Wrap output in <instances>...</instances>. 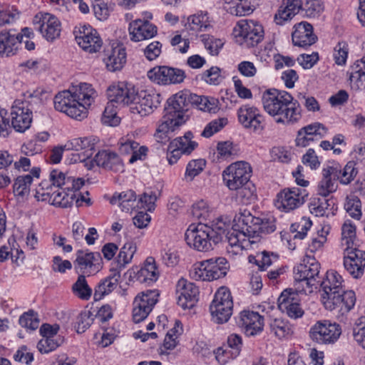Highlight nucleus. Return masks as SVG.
<instances>
[{"label": "nucleus", "mask_w": 365, "mask_h": 365, "mask_svg": "<svg viewBox=\"0 0 365 365\" xmlns=\"http://www.w3.org/2000/svg\"><path fill=\"white\" fill-rule=\"evenodd\" d=\"M191 106L202 111L215 113L219 110V101L213 97H207L182 91L167 101L164 108L162 123L158 126V133L163 134L175 131L186 121L185 113Z\"/></svg>", "instance_id": "1"}, {"label": "nucleus", "mask_w": 365, "mask_h": 365, "mask_svg": "<svg viewBox=\"0 0 365 365\" xmlns=\"http://www.w3.org/2000/svg\"><path fill=\"white\" fill-rule=\"evenodd\" d=\"M107 97L111 101H116L130 106L133 114L146 116L157 108L162 100L160 93L153 91H136L131 85L123 83L110 86L106 91Z\"/></svg>", "instance_id": "2"}, {"label": "nucleus", "mask_w": 365, "mask_h": 365, "mask_svg": "<svg viewBox=\"0 0 365 365\" xmlns=\"http://www.w3.org/2000/svg\"><path fill=\"white\" fill-rule=\"evenodd\" d=\"M342 277L336 271L327 272L324 280H319L322 288V302L325 308L330 311L336 310L343 316L354 307L356 303L355 293L352 290H345L343 287Z\"/></svg>", "instance_id": "3"}, {"label": "nucleus", "mask_w": 365, "mask_h": 365, "mask_svg": "<svg viewBox=\"0 0 365 365\" xmlns=\"http://www.w3.org/2000/svg\"><path fill=\"white\" fill-rule=\"evenodd\" d=\"M95 96L96 91L91 85L81 83L74 91L66 90L58 93L53 100L54 108L72 118L81 120L87 116V108Z\"/></svg>", "instance_id": "4"}, {"label": "nucleus", "mask_w": 365, "mask_h": 365, "mask_svg": "<svg viewBox=\"0 0 365 365\" xmlns=\"http://www.w3.org/2000/svg\"><path fill=\"white\" fill-rule=\"evenodd\" d=\"M264 110L270 115L276 117L277 123L293 124L301 118V113L297 101L285 91L269 89L262 97Z\"/></svg>", "instance_id": "5"}, {"label": "nucleus", "mask_w": 365, "mask_h": 365, "mask_svg": "<svg viewBox=\"0 0 365 365\" xmlns=\"http://www.w3.org/2000/svg\"><path fill=\"white\" fill-rule=\"evenodd\" d=\"M227 225L218 219L212 227L200 223L195 226L191 225L185 233V240L187 245L193 249L206 252L212 249L213 245L225 239Z\"/></svg>", "instance_id": "6"}, {"label": "nucleus", "mask_w": 365, "mask_h": 365, "mask_svg": "<svg viewBox=\"0 0 365 365\" xmlns=\"http://www.w3.org/2000/svg\"><path fill=\"white\" fill-rule=\"evenodd\" d=\"M235 217V224L230 230L227 229L225 241L232 247L243 249L247 246V241L254 243L255 241L250 239L259 236V223L262 222V220L246 210L240 212Z\"/></svg>", "instance_id": "7"}, {"label": "nucleus", "mask_w": 365, "mask_h": 365, "mask_svg": "<svg viewBox=\"0 0 365 365\" xmlns=\"http://www.w3.org/2000/svg\"><path fill=\"white\" fill-rule=\"evenodd\" d=\"M252 175L250 165L245 161H237L227 167L222 173L226 186L231 190H241L242 195L247 200L253 197L255 189L250 182Z\"/></svg>", "instance_id": "8"}, {"label": "nucleus", "mask_w": 365, "mask_h": 365, "mask_svg": "<svg viewBox=\"0 0 365 365\" xmlns=\"http://www.w3.org/2000/svg\"><path fill=\"white\" fill-rule=\"evenodd\" d=\"M29 106V103L26 101L18 99L14 102L10 113L11 127L9 125V120L1 116V136H8L12 131V128L16 132L24 133L30 128L32 122V111Z\"/></svg>", "instance_id": "9"}, {"label": "nucleus", "mask_w": 365, "mask_h": 365, "mask_svg": "<svg viewBox=\"0 0 365 365\" xmlns=\"http://www.w3.org/2000/svg\"><path fill=\"white\" fill-rule=\"evenodd\" d=\"M228 267L225 257L211 258L194 264L190 276L197 281H212L225 277Z\"/></svg>", "instance_id": "10"}, {"label": "nucleus", "mask_w": 365, "mask_h": 365, "mask_svg": "<svg viewBox=\"0 0 365 365\" xmlns=\"http://www.w3.org/2000/svg\"><path fill=\"white\" fill-rule=\"evenodd\" d=\"M233 302L230 290L220 287L210 305L212 320L217 324L227 322L232 314Z\"/></svg>", "instance_id": "11"}, {"label": "nucleus", "mask_w": 365, "mask_h": 365, "mask_svg": "<svg viewBox=\"0 0 365 365\" xmlns=\"http://www.w3.org/2000/svg\"><path fill=\"white\" fill-rule=\"evenodd\" d=\"M341 334V326L329 320L317 321L309 331L311 339L319 344H334Z\"/></svg>", "instance_id": "12"}, {"label": "nucleus", "mask_w": 365, "mask_h": 365, "mask_svg": "<svg viewBox=\"0 0 365 365\" xmlns=\"http://www.w3.org/2000/svg\"><path fill=\"white\" fill-rule=\"evenodd\" d=\"M192 133L187 131L183 136L178 137L170 143L167 153L170 165L176 163L182 154L190 155L197 148V143L192 140Z\"/></svg>", "instance_id": "13"}, {"label": "nucleus", "mask_w": 365, "mask_h": 365, "mask_svg": "<svg viewBox=\"0 0 365 365\" xmlns=\"http://www.w3.org/2000/svg\"><path fill=\"white\" fill-rule=\"evenodd\" d=\"M102 258L99 252H86L79 250L76 252L74 267L79 275L90 276L97 273L101 268Z\"/></svg>", "instance_id": "14"}, {"label": "nucleus", "mask_w": 365, "mask_h": 365, "mask_svg": "<svg viewBox=\"0 0 365 365\" xmlns=\"http://www.w3.org/2000/svg\"><path fill=\"white\" fill-rule=\"evenodd\" d=\"M239 123L246 129L261 132L264 128V118L259 109L248 104L237 110Z\"/></svg>", "instance_id": "15"}, {"label": "nucleus", "mask_w": 365, "mask_h": 365, "mask_svg": "<svg viewBox=\"0 0 365 365\" xmlns=\"http://www.w3.org/2000/svg\"><path fill=\"white\" fill-rule=\"evenodd\" d=\"M148 77L158 84L170 85L182 83L185 73L181 69L163 66L148 71Z\"/></svg>", "instance_id": "16"}, {"label": "nucleus", "mask_w": 365, "mask_h": 365, "mask_svg": "<svg viewBox=\"0 0 365 365\" xmlns=\"http://www.w3.org/2000/svg\"><path fill=\"white\" fill-rule=\"evenodd\" d=\"M305 192L298 187L284 189L277 194L275 206L286 212L294 210L305 202Z\"/></svg>", "instance_id": "17"}, {"label": "nucleus", "mask_w": 365, "mask_h": 365, "mask_svg": "<svg viewBox=\"0 0 365 365\" xmlns=\"http://www.w3.org/2000/svg\"><path fill=\"white\" fill-rule=\"evenodd\" d=\"M158 294L155 291L149 290L138 295L133 302V319L135 323L143 321L157 303Z\"/></svg>", "instance_id": "18"}, {"label": "nucleus", "mask_w": 365, "mask_h": 365, "mask_svg": "<svg viewBox=\"0 0 365 365\" xmlns=\"http://www.w3.org/2000/svg\"><path fill=\"white\" fill-rule=\"evenodd\" d=\"M94 163L98 167L115 172L122 171L124 167L120 156L116 153L109 150L98 151L93 160H89V163H86V167L88 170H91L93 168Z\"/></svg>", "instance_id": "19"}, {"label": "nucleus", "mask_w": 365, "mask_h": 365, "mask_svg": "<svg viewBox=\"0 0 365 365\" xmlns=\"http://www.w3.org/2000/svg\"><path fill=\"white\" fill-rule=\"evenodd\" d=\"M299 298L292 289H286L278 298V307L290 318H300L304 314V311L299 304Z\"/></svg>", "instance_id": "20"}, {"label": "nucleus", "mask_w": 365, "mask_h": 365, "mask_svg": "<svg viewBox=\"0 0 365 365\" xmlns=\"http://www.w3.org/2000/svg\"><path fill=\"white\" fill-rule=\"evenodd\" d=\"M237 324L247 336H253L262 331L264 317L259 314L258 312L243 310L239 314Z\"/></svg>", "instance_id": "21"}, {"label": "nucleus", "mask_w": 365, "mask_h": 365, "mask_svg": "<svg viewBox=\"0 0 365 365\" xmlns=\"http://www.w3.org/2000/svg\"><path fill=\"white\" fill-rule=\"evenodd\" d=\"M320 264L314 259H309L307 263L299 264L294 268V277L305 282L309 286H319Z\"/></svg>", "instance_id": "22"}, {"label": "nucleus", "mask_w": 365, "mask_h": 365, "mask_svg": "<svg viewBox=\"0 0 365 365\" xmlns=\"http://www.w3.org/2000/svg\"><path fill=\"white\" fill-rule=\"evenodd\" d=\"M178 304L184 309H192L199 299L198 287L193 283L184 279L178 281L177 284Z\"/></svg>", "instance_id": "23"}, {"label": "nucleus", "mask_w": 365, "mask_h": 365, "mask_svg": "<svg viewBox=\"0 0 365 365\" xmlns=\"http://www.w3.org/2000/svg\"><path fill=\"white\" fill-rule=\"evenodd\" d=\"M346 255L344 257V267L354 277L359 278L364 274L365 267V252L359 248L346 249Z\"/></svg>", "instance_id": "24"}, {"label": "nucleus", "mask_w": 365, "mask_h": 365, "mask_svg": "<svg viewBox=\"0 0 365 365\" xmlns=\"http://www.w3.org/2000/svg\"><path fill=\"white\" fill-rule=\"evenodd\" d=\"M328 129L322 123L315 122L309 124L298 130L296 145L300 147L309 146L311 142L324 137Z\"/></svg>", "instance_id": "25"}, {"label": "nucleus", "mask_w": 365, "mask_h": 365, "mask_svg": "<svg viewBox=\"0 0 365 365\" xmlns=\"http://www.w3.org/2000/svg\"><path fill=\"white\" fill-rule=\"evenodd\" d=\"M241 36L247 46L254 47L261 42L264 38V30L262 25L254 21H242L238 24Z\"/></svg>", "instance_id": "26"}, {"label": "nucleus", "mask_w": 365, "mask_h": 365, "mask_svg": "<svg viewBox=\"0 0 365 365\" xmlns=\"http://www.w3.org/2000/svg\"><path fill=\"white\" fill-rule=\"evenodd\" d=\"M128 31L132 41H140L155 36L158 29L148 20L136 19L130 23Z\"/></svg>", "instance_id": "27"}, {"label": "nucleus", "mask_w": 365, "mask_h": 365, "mask_svg": "<svg viewBox=\"0 0 365 365\" xmlns=\"http://www.w3.org/2000/svg\"><path fill=\"white\" fill-rule=\"evenodd\" d=\"M294 29L292 38L294 46L307 47L316 42L317 37L313 33V27L309 23L302 21L295 24Z\"/></svg>", "instance_id": "28"}, {"label": "nucleus", "mask_w": 365, "mask_h": 365, "mask_svg": "<svg viewBox=\"0 0 365 365\" xmlns=\"http://www.w3.org/2000/svg\"><path fill=\"white\" fill-rule=\"evenodd\" d=\"M107 68L110 71L120 70L126 62L125 49L123 45L117 44L105 51L103 59Z\"/></svg>", "instance_id": "29"}, {"label": "nucleus", "mask_w": 365, "mask_h": 365, "mask_svg": "<svg viewBox=\"0 0 365 365\" xmlns=\"http://www.w3.org/2000/svg\"><path fill=\"white\" fill-rule=\"evenodd\" d=\"M40 21L41 24L38 26V30L48 41H52L59 37L61 23L56 16L45 14Z\"/></svg>", "instance_id": "30"}, {"label": "nucleus", "mask_w": 365, "mask_h": 365, "mask_svg": "<svg viewBox=\"0 0 365 365\" xmlns=\"http://www.w3.org/2000/svg\"><path fill=\"white\" fill-rule=\"evenodd\" d=\"M21 45L20 35L15 29L1 30V56L15 55Z\"/></svg>", "instance_id": "31"}, {"label": "nucleus", "mask_w": 365, "mask_h": 365, "mask_svg": "<svg viewBox=\"0 0 365 365\" xmlns=\"http://www.w3.org/2000/svg\"><path fill=\"white\" fill-rule=\"evenodd\" d=\"M110 203L118 205L122 211L128 212L138 207L136 194L128 190L121 192H115L110 199Z\"/></svg>", "instance_id": "32"}, {"label": "nucleus", "mask_w": 365, "mask_h": 365, "mask_svg": "<svg viewBox=\"0 0 365 365\" xmlns=\"http://www.w3.org/2000/svg\"><path fill=\"white\" fill-rule=\"evenodd\" d=\"M269 333L279 339L292 335L293 327L289 321L283 317H270L267 322Z\"/></svg>", "instance_id": "33"}, {"label": "nucleus", "mask_w": 365, "mask_h": 365, "mask_svg": "<svg viewBox=\"0 0 365 365\" xmlns=\"http://www.w3.org/2000/svg\"><path fill=\"white\" fill-rule=\"evenodd\" d=\"M135 273L136 280L140 283L151 284L155 282L159 276V272L153 257H148L143 266Z\"/></svg>", "instance_id": "34"}, {"label": "nucleus", "mask_w": 365, "mask_h": 365, "mask_svg": "<svg viewBox=\"0 0 365 365\" xmlns=\"http://www.w3.org/2000/svg\"><path fill=\"white\" fill-rule=\"evenodd\" d=\"M352 88L359 90L365 82V57L356 60L347 71Z\"/></svg>", "instance_id": "35"}, {"label": "nucleus", "mask_w": 365, "mask_h": 365, "mask_svg": "<svg viewBox=\"0 0 365 365\" xmlns=\"http://www.w3.org/2000/svg\"><path fill=\"white\" fill-rule=\"evenodd\" d=\"M120 277V271L115 270L112 274L102 279L95 288L94 299L100 300L112 292L116 288Z\"/></svg>", "instance_id": "36"}, {"label": "nucleus", "mask_w": 365, "mask_h": 365, "mask_svg": "<svg viewBox=\"0 0 365 365\" xmlns=\"http://www.w3.org/2000/svg\"><path fill=\"white\" fill-rule=\"evenodd\" d=\"M98 141L94 137L78 138L72 139L66 146H68V149L76 151L83 150L82 152L85 153L86 156L91 157Z\"/></svg>", "instance_id": "37"}, {"label": "nucleus", "mask_w": 365, "mask_h": 365, "mask_svg": "<svg viewBox=\"0 0 365 365\" xmlns=\"http://www.w3.org/2000/svg\"><path fill=\"white\" fill-rule=\"evenodd\" d=\"M58 190L53 191L50 197H48L47 201L53 205L63 208L71 207L76 197V194L69 192L67 190L64 189H61L62 191Z\"/></svg>", "instance_id": "38"}, {"label": "nucleus", "mask_w": 365, "mask_h": 365, "mask_svg": "<svg viewBox=\"0 0 365 365\" xmlns=\"http://www.w3.org/2000/svg\"><path fill=\"white\" fill-rule=\"evenodd\" d=\"M227 344L231 350L228 352L222 348H218L216 352V359H219L220 355L228 354L230 352L232 358H236L239 356L242 346V339L240 335L237 334H232L227 338Z\"/></svg>", "instance_id": "39"}, {"label": "nucleus", "mask_w": 365, "mask_h": 365, "mask_svg": "<svg viewBox=\"0 0 365 365\" xmlns=\"http://www.w3.org/2000/svg\"><path fill=\"white\" fill-rule=\"evenodd\" d=\"M73 294L82 300H88L92 294V289L88 284L86 276L79 275L72 286Z\"/></svg>", "instance_id": "40"}, {"label": "nucleus", "mask_w": 365, "mask_h": 365, "mask_svg": "<svg viewBox=\"0 0 365 365\" xmlns=\"http://www.w3.org/2000/svg\"><path fill=\"white\" fill-rule=\"evenodd\" d=\"M334 205L333 200L326 199V197H322V198H313L309 205V210L310 212L317 217H322L328 215L327 212L329 207Z\"/></svg>", "instance_id": "41"}, {"label": "nucleus", "mask_w": 365, "mask_h": 365, "mask_svg": "<svg viewBox=\"0 0 365 365\" xmlns=\"http://www.w3.org/2000/svg\"><path fill=\"white\" fill-rule=\"evenodd\" d=\"M136 250V245L133 242H128L123 246L117 257V264L119 269L124 268L127 264L131 262Z\"/></svg>", "instance_id": "42"}, {"label": "nucleus", "mask_w": 365, "mask_h": 365, "mask_svg": "<svg viewBox=\"0 0 365 365\" xmlns=\"http://www.w3.org/2000/svg\"><path fill=\"white\" fill-rule=\"evenodd\" d=\"M207 20V13L200 11L197 14L192 15L187 18L188 29L195 32L205 31L210 26Z\"/></svg>", "instance_id": "43"}, {"label": "nucleus", "mask_w": 365, "mask_h": 365, "mask_svg": "<svg viewBox=\"0 0 365 365\" xmlns=\"http://www.w3.org/2000/svg\"><path fill=\"white\" fill-rule=\"evenodd\" d=\"M108 99L109 100V102L103 113L101 121L103 124L110 126H116L120 123V118L117 116L116 110L114 108V103L118 105L123 104L116 101H111L108 98Z\"/></svg>", "instance_id": "44"}, {"label": "nucleus", "mask_w": 365, "mask_h": 365, "mask_svg": "<svg viewBox=\"0 0 365 365\" xmlns=\"http://www.w3.org/2000/svg\"><path fill=\"white\" fill-rule=\"evenodd\" d=\"M341 243L346 245V249L356 248V227L351 224L345 222L341 228Z\"/></svg>", "instance_id": "45"}, {"label": "nucleus", "mask_w": 365, "mask_h": 365, "mask_svg": "<svg viewBox=\"0 0 365 365\" xmlns=\"http://www.w3.org/2000/svg\"><path fill=\"white\" fill-rule=\"evenodd\" d=\"M78 45L86 51L88 53H96L98 51L103 45L102 39L96 31L89 36V38L80 41Z\"/></svg>", "instance_id": "46"}, {"label": "nucleus", "mask_w": 365, "mask_h": 365, "mask_svg": "<svg viewBox=\"0 0 365 365\" xmlns=\"http://www.w3.org/2000/svg\"><path fill=\"white\" fill-rule=\"evenodd\" d=\"M33 178L31 175L19 176L14 184V192L17 196H24L28 194L30 190V186L32 183Z\"/></svg>", "instance_id": "47"}, {"label": "nucleus", "mask_w": 365, "mask_h": 365, "mask_svg": "<svg viewBox=\"0 0 365 365\" xmlns=\"http://www.w3.org/2000/svg\"><path fill=\"white\" fill-rule=\"evenodd\" d=\"M13 247H7L5 245L1 246V261L7 259L9 257L12 262L19 265V261L23 262L24 258V252L21 250L14 247V243L16 242L14 239H12Z\"/></svg>", "instance_id": "48"}, {"label": "nucleus", "mask_w": 365, "mask_h": 365, "mask_svg": "<svg viewBox=\"0 0 365 365\" xmlns=\"http://www.w3.org/2000/svg\"><path fill=\"white\" fill-rule=\"evenodd\" d=\"M19 324L30 331H34L38 329L39 326V319L37 314L33 311L29 310L24 312L19 319Z\"/></svg>", "instance_id": "49"}, {"label": "nucleus", "mask_w": 365, "mask_h": 365, "mask_svg": "<svg viewBox=\"0 0 365 365\" xmlns=\"http://www.w3.org/2000/svg\"><path fill=\"white\" fill-rule=\"evenodd\" d=\"M312 225V222L305 218L303 217L299 222H295L291 225L290 231L292 233H294L293 238L302 240L307 235V231L310 229Z\"/></svg>", "instance_id": "50"}, {"label": "nucleus", "mask_w": 365, "mask_h": 365, "mask_svg": "<svg viewBox=\"0 0 365 365\" xmlns=\"http://www.w3.org/2000/svg\"><path fill=\"white\" fill-rule=\"evenodd\" d=\"M63 342L60 336L56 338H42L37 344V349L41 354H48L57 347Z\"/></svg>", "instance_id": "51"}, {"label": "nucleus", "mask_w": 365, "mask_h": 365, "mask_svg": "<svg viewBox=\"0 0 365 365\" xmlns=\"http://www.w3.org/2000/svg\"><path fill=\"white\" fill-rule=\"evenodd\" d=\"M202 41L205 48L212 56H217L224 45V41L220 38H216L209 35L201 36Z\"/></svg>", "instance_id": "52"}, {"label": "nucleus", "mask_w": 365, "mask_h": 365, "mask_svg": "<svg viewBox=\"0 0 365 365\" xmlns=\"http://www.w3.org/2000/svg\"><path fill=\"white\" fill-rule=\"evenodd\" d=\"M205 161L202 159L190 160L186 167L185 178L192 181L194 178L198 175L204 169Z\"/></svg>", "instance_id": "53"}, {"label": "nucleus", "mask_w": 365, "mask_h": 365, "mask_svg": "<svg viewBox=\"0 0 365 365\" xmlns=\"http://www.w3.org/2000/svg\"><path fill=\"white\" fill-rule=\"evenodd\" d=\"M49 175L54 188L70 190L68 176L57 170H53Z\"/></svg>", "instance_id": "54"}, {"label": "nucleus", "mask_w": 365, "mask_h": 365, "mask_svg": "<svg viewBox=\"0 0 365 365\" xmlns=\"http://www.w3.org/2000/svg\"><path fill=\"white\" fill-rule=\"evenodd\" d=\"M323 178L318 185V194L322 197H327L330 193L336 190V181L326 175H322Z\"/></svg>", "instance_id": "55"}, {"label": "nucleus", "mask_w": 365, "mask_h": 365, "mask_svg": "<svg viewBox=\"0 0 365 365\" xmlns=\"http://www.w3.org/2000/svg\"><path fill=\"white\" fill-rule=\"evenodd\" d=\"M349 53V46L345 41H339L334 49V58L339 66L345 65Z\"/></svg>", "instance_id": "56"}, {"label": "nucleus", "mask_w": 365, "mask_h": 365, "mask_svg": "<svg viewBox=\"0 0 365 365\" xmlns=\"http://www.w3.org/2000/svg\"><path fill=\"white\" fill-rule=\"evenodd\" d=\"M201 79L210 85H218L223 79L221 69L217 66H212L202 74Z\"/></svg>", "instance_id": "57"}, {"label": "nucleus", "mask_w": 365, "mask_h": 365, "mask_svg": "<svg viewBox=\"0 0 365 365\" xmlns=\"http://www.w3.org/2000/svg\"><path fill=\"white\" fill-rule=\"evenodd\" d=\"M191 214L200 221L206 220L210 216L207 203L202 200L194 203L191 209Z\"/></svg>", "instance_id": "58"}, {"label": "nucleus", "mask_w": 365, "mask_h": 365, "mask_svg": "<svg viewBox=\"0 0 365 365\" xmlns=\"http://www.w3.org/2000/svg\"><path fill=\"white\" fill-rule=\"evenodd\" d=\"M353 336L355 341L365 349V317L357 319L353 328Z\"/></svg>", "instance_id": "59"}, {"label": "nucleus", "mask_w": 365, "mask_h": 365, "mask_svg": "<svg viewBox=\"0 0 365 365\" xmlns=\"http://www.w3.org/2000/svg\"><path fill=\"white\" fill-rule=\"evenodd\" d=\"M344 207L351 217L357 220L360 219L361 216V201L357 197H347Z\"/></svg>", "instance_id": "60"}, {"label": "nucleus", "mask_w": 365, "mask_h": 365, "mask_svg": "<svg viewBox=\"0 0 365 365\" xmlns=\"http://www.w3.org/2000/svg\"><path fill=\"white\" fill-rule=\"evenodd\" d=\"M307 17L318 16L324 10V6L320 0H307L302 8Z\"/></svg>", "instance_id": "61"}, {"label": "nucleus", "mask_w": 365, "mask_h": 365, "mask_svg": "<svg viewBox=\"0 0 365 365\" xmlns=\"http://www.w3.org/2000/svg\"><path fill=\"white\" fill-rule=\"evenodd\" d=\"M54 188L51 178L48 180H43L36 189L35 197L38 200L47 201Z\"/></svg>", "instance_id": "62"}, {"label": "nucleus", "mask_w": 365, "mask_h": 365, "mask_svg": "<svg viewBox=\"0 0 365 365\" xmlns=\"http://www.w3.org/2000/svg\"><path fill=\"white\" fill-rule=\"evenodd\" d=\"M91 312L89 311L81 312L78 317L74 324V328L78 333H83L91 324Z\"/></svg>", "instance_id": "63"}, {"label": "nucleus", "mask_w": 365, "mask_h": 365, "mask_svg": "<svg viewBox=\"0 0 365 365\" xmlns=\"http://www.w3.org/2000/svg\"><path fill=\"white\" fill-rule=\"evenodd\" d=\"M14 359L16 361L29 365L34 361V354L26 346H21L14 354Z\"/></svg>", "instance_id": "64"}]
</instances>
